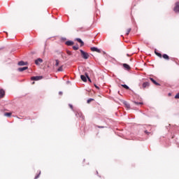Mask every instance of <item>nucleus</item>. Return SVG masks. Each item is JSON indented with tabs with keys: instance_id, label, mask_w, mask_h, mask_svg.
Listing matches in <instances>:
<instances>
[{
	"instance_id": "obj_8",
	"label": "nucleus",
	"mask_w": 179,
	"mask_h": 179,
	"mask_svg": "<svg viewBox=\"0 0 179 179\" xmlns=\"http://www.w3.org/2000/svg\"><path fill=\"white\" fill-rule=\"evenodd\" d=\"M150 80H151V82H152V83H154V85H156V86H160V84L157 83V81L155 80V79L150 78Z\"/></svg>"
},
{
	"instance_id": "obj_5",
	"label": "nucleus",
	"mask_w": 179,
	"mask_h": 179,
	"mask_svg": "<svg viewBox=\"0 0 179 179\" xmlns=\"http://www.w3.org/2000/svg\"><path fill=\"white\" fill-rule=\"evenodd\" d=\"M43 63V60L41 58H38L36 60H35L36 65H38L39 64Z\"/></svg>"
},
{
	"instance_id": "obj_26",
	"label": "nucleus",
	"mask_w": 179,
	"mask_h": 179,
	"mask_svg": "<svg viewBox=\"0 0 179 179\" xmlns=\"http://www.w3.org/2000/svg\"><path fill=\"white\" fill-rule=\"evenodd\" d=\"M76 117H82V113H76Z\"/></svg>"
},
{
	"instance_id": "obj_1",
	"label": "nucleus",
	"mask_w": 179,
	"mask_h": 179,
	"mask_svg": "<svg viewBox=\"0 0 179 179\" xmlns=\"http://www.w3.org/2000/svg\"><path fill=\"white\" fill-rule=\"evenodd\" d=\"M80 52H81V57L83 58V59H89V53L83 51V50H80Z\"/></svg>"
},
{
	"instance_id": "obj_31",
	"label": "nucleus",
	"mask_w": 179,
	"mask_h": 179,
	"mask_svg": "<svg viewBox=\"0 0 179 179\" xmlns=\"http://www.w3.org/2000/svg\"><path fill=\"white\" fill-rule=\"evenodd\" d=\"M67 54H69V55H71V52H70V51H68V52H67Z\"/></svg>"
},
{
	"instance_id": "obj_21",
	"label": "nucleus",
	"mask_w": 179,
	"mask_h": 179,
	"mask_svg": "<svg viewBox=\"0 0 179 179\" xmlns=\"http://www.w3.org/2000/svg\"><path fill=\"white\" fill-rule=\"evenodd\" d=\"M155 54H156V55H157V57H159V58H162V54L161 53L157 52L155 51Z\"/></svg>"
},
{
	"instance_id": "obj_9",
	"label": "nucleus",
	"mask_w": 179,
	"mask_h": 179,
	"mask_svg": "<svg viewBox=\"0 0 179 179\" xmlns=\"http://www.w3.org/2000/svg\"><path fill=\"white\" fill-rule=\"evenodd\" d=\"M149 82H145L143 83V88L146 89V87H149Z\"/></svg>"
},
{
	"instance_id": "obj_35",
	"label": "nucleus",
	"mask_w": 179,
	"mask_h": 179,
	"mask_svg": "<svg viewBox=\"0 0 179 179\" xmlns=\"http://www.w3.org/2000/svg\"><path fill=\"white\" fill-rule=\"evenodd\" d=\"M32 85H34V82L32 83Z\"/></svg>"
},
{
	"instance_id": "obj_3",
	"label": "nucleus",
	"mask_w": 179,
	"mask_h": 179,
	"mask_svg": "<svg viewBox=\"0 0 179 179\" xmlns=\"http://www.w3.org/2000/svg\"><path fill=\"white\" fill-rule=\"evenodd\" d=\"M174 12L179 13V2L176 3V7L174 8Z\"/></svg>"
},
{
	"instance_id": "obj_14",
	"label": "nucleus",
	"mask_w": 179,
	"mask_h": 179,
	"mask_svg": "<svg viewBox=\"0 0 179 179\" xmlns=\"http://www.w3.org/2000/svg\"><path fill=\"white\" fill-rule=\"evenodd\" d=\"M124 68H125V69H130L131 67H129V65L127 64H123Z\"/></svg>"
},
{
	"instance_id": "obj_12",
	"label": "nucleus",
	"mask_w": 179,
	"mask_h": 179,
	"mask_svg": "<svg viewBox=\"0 0 179 179\" xmlns=\"http://www.w3.org/2000/svg\"><path fill=\"white\" fill-rule=\"evenodd\" d=\"M80 78H81V80H83V82H87V78H86V76L81 75Z\"/></svg>"
},
{
	"instance_id": "obj_22",
	"label": "nucleus",
	"mask_w": 179,
	"mask_h": 179,
	"mask_svg": "<svg viewBox=\"0 0 179 179\" xmlns=\"http://www.w3.org/2000/svg\"><path fill=\"white\" fill-rule=\"evenodd\" d=\"M58 72H62V71H64V69H62V66H61L60 67H59V69H57Z\"/></svg>"
},
{
	"instance_id": "obj_4",
	"label": "nucleus",
	"mask_w": 179,
	"mask_h": 179,
	"mask_svg": "<svg viewBox=\"0 0 179 179\" xmlns=\"http://www.w3.org/2000/svg\"><path fill=\"white\" fill-rule=\"evenodd\" d=\"M91 51L95 52H101L100 51V49L96 48V47H92L91 48Z\"/></svg>"
},
{
	"instance_id": "obj_16",
	"label": "nucleus",
	"mask_w": 179,
	"mask_h": 179,
	"mask_svg": "<svg viewBox=\"0 0 179 179\" xmlns=\"http://www.w3.org/2000/svg\"><path fill=\"white\" fill-rule=\"evenodd\" d=\"M134 104H136V106H142V104H143V102H136V101H134Z\"/></svg>"
},
{
	"instance_id": "obj_30",
	"label": "nucleus",
	"mask_w": 179,
	"mask_h": 179,
	"mask_svg": "<svg viewBox=\"0 0 179 179\" xmlns=\"http://www.w3.org/2000/svg\"><path fill=\"white\" fill-rule=\"evenodd\" d=\"M69 106L70 108H71V109L73 108V106L71 104H69Z\"/></svg>"
},
{
	"instance_id": "obj_6",
	"label": "nucleus",
	"mask_w": 179,
	"mask_h": 179,
	"mask_svg": "<svg viewBox=\"0 0 179 179\" xmlns=\"http://www.w3.org/2000/svg\"><path fill=\"white\" fill-rule=\"evenodd\" d=\"M26 69H29V67L24 66V67L18 68L19 72H23V71H26Z\"/></svg>"
},
{
	"instance_id": "obj_29",
	"label": "nucleus",
	"mask_w": 179,
	"mask_h": 179,
	"mask_svg": "<svg viewBox=\"0 0 179 179\" xmlns=\"http://www.w3.org/2000/svg\"><path fill=\"white\" fill-rule=\"evenodd\" d=\"M86 77L87 78V79H88V80H89L90 82H92V80H90V78H89V76L86 75Z\"/></svg>"
},
{
	"instance_id": "obj_32",
	"label": "nucleus",
	"mask_w": 179,
	"mask_h": 179,
	"mask_svg": "<svg viewBox=\"0 0 179 179\" xmlns=\"http://www.w3.org/2000/svg\"><path fill=\"white\" fill-rule=\"evenodd\" d=\"M59 94L61 96V95H62V92H59Z\"/></svg>"
},
{
	"instance_id": "obj_17",
	"label": "nucleus",
	"mask_w": 179,
	"mask_h": 179,
	"mask_svg": "<svg viewBox=\"0 0 179 179\" xmlns=\"http://www.w3.org/2000/svg\"><path fill=\"white\" fill-rule=\"evenodd\" d=\"M73 50H74L75 51L79 50V46H78V45H74V46H73Z\"/></svg>"
},
{
	"instance_id": "obj_2",
	"label": "nucleus",
	"mask_w": 179,
	"mask_h": 179,
	"mask_svg": "<svg viewBox=\"0 0 179 179\" xmlns=\"http://www.w3.org/2000/svg\"><path fill=\"white\" fill-rule=\"evenodd\" d=\"M41 79H43V76H33L31 78V80H41Z\"/></svg>"
},
{
	"instance_id": "obj_13",
	"label": "nucleus",
	"mask_w": 179,
	"mask_h": 179,
	"mask_svg": "<svg viewBox=\"0 0 179 179\" xmlns=\"http://www.w3.org/2000/svg\"><path fill=\"white\" fill-rule=\"evenodd\" d=\"M66 45H73V41H66Z\"/></svg>"
},
{
	"instance_id": "obj_10",
	"label": "nucleus",
	"mask_w": 179,
	"mask_h": 179,
	"mask_svg": "<svg viewBox=\"0 0 179 179\" xmlns=\"http://www.w3.org/2000/svg\"><path fill=\"white\" fill-rule=\"evenodd\" d=\"M18 65H19L20 66H24V65H27V62H23V61H20V62H18Z\"/></svg>"
},
{
	"instance_id": "obj_25",
	"label": "nucleus",
	"mask_w": 179,
	"mask_h": 179,
	"mask_svg": "<svg viewBox=\"0 0 179 179\" xmlns=\"http://www.w3.org/2000/svg\"><path fill=\"white\" fill-rule=\"evenodd\" d=\"M58 65H59V60L56 59V64H55V66H58Z\"/></svg>"
},
{
	"instance_id": "obj_34",
	"label": "nucleus",
	"mask_w": 179,
	"mask_h": 179,
	"mask_svg": "<svg viewBox=\"0 0 179 179\" xmlns=\"http://www.w3.org/2000/svg\"><path fill=\"white\" fill-rule=\"evenodd\" d=\"M145 132L146 134H149V132H148V131H145Z\"/></svg>"
},
{
	"instance_id": "obj_15",
	"label": "nucleus",
	"mask_w": 179,
	"mask_h": 179,
	"mask_svg": "<svg viewBox=\"0 0 179 179\" xmlns=\"http://www.w3.org/2000/svg\"><path fill=\"white\" fill-rule=\"evenodd\" d=\"M162 57H163V58L164 59H169L170 58L169 57V55H166V54H164L163 55H162Z\"/></svg>"
},
{
	"instance_id": "obj_7",
	"label": "nucleus",
	"mask_w": 179,
	"mask_h": 179,
	"mask_svg": "<svg viewBox=\"0 0 179 179\" xmlns=\"http://www.w3.org/2000/svg\"><path fill=\"white\" fill-rule=\"evenodd\" d=\"M76 41L81 44V47H83V45H85V43H83V41H82V39L78 38H76Z\"/></svg>"
},
{
	"instance_id": "obj_23",
	"label": "nucleus",
	"mask_w": 179,
	"mask_h": 179,
	"mask_svg": "<svg viewBox=\"0 0 179 179\" xmlns=\"http://www.w3.org/2000/svg\"><path fill=\"white\" fill-rule=\"evenodd\" d=\"M129 33H131V28H129L127 31L126 35L128 36V34H129Z\"/></svg>"
},
{
	"instance_id": "obj_19",
	"label": "nucleus",
	"mask_w": 179,
	"mask_h": 179,
	"mask_svg": "<svg viewBox=\"0 0 179 179\" xmlns=\"http://www.w3.org/2000/svg\"><path fill=\"white\" fill-rule=\"evenodd\" d=\"M122 87H124V89H126L127 90H129V87H128V85H122Z\"/></svg>"
},
{
	"instance_id": "obj_27",
	"label": "nucleus",
	"mask_w": 179,
	"mask_h": 179,
	"mask_svg": "<svg viewBox=\"0 0 179 179\" xmlns=\"http://www.w3.org/2000/svg\"><path fill=\"white\" fill-rule=\"evenodd\" d=\"M40 174H41V171L39 172V174H38V175H37L36 176H35L34 179L38 178V177H40Z\"/></svg>"
},
{
	"instance_id": "obj_24",
	"label": "nucleus",
	"mask_w": 179,
	"mask_h": 179,
	"mask_svg": "<svg viewBox=\"0 0 179 179\" xmlns=\"http://www.w3.org/2000/svg\"><path fill=\"white\" fill-rule=\"evenodd\" d=\"M94 100V99H87V103L89 104L91 101H93Z\"/></svg>"
},
{
	"instance_id": "obj_28",
	"label": "nucleus",
	"mask_w": 179,
	"mask_h": 179,
	"mask_svg": "<svg viewBox=\"0 0 179 179\" xmlns=\"http://www.w3.org/2000/svg\"><path fill=\"white\" fill-rule=\"evenodd\" d=\"M175 99H179V92L175 96Z\"/></svg>"
},
{
	"instance_id": "obj_20",
	"label": "nucleus",
	"mask_w": 179,
	"mask_h": 179,
	"mask_svg": "<svg viewBox=\"0 0 179 179\" xmlns=\"http://www.w3.org/2000/svg\"><path fill=\"white\" fill-rule=\"evenodd\" d=\"M124 104L126 106L127 108H129L131 107L129 103H127V101L124 102Z\"/></svg>"
},
{
	"instance_id": "obj_33",
	"label": "nucleus",
	"mask_w": 179,
	"mask_h": 179,
	"mask_svg": "<svg viewBox=\"0 0 179 179\" xmlns=\"http://www.w3.org/2000/svg\"><path fill=\"white\" fill-rule=\"evenodd\" d=\"M98 128H104V127H100V126H99V127H98Z\"/></svg>"
},
{
	"instance_id": "obj_18",
	"label": "nucleus",
	"mask_w": 179,
	"mask_h": 179,
	"mask_svg": "<svg viewBox=\"0 0 179 179\" xmlns=\"http://www.w3.org/2000/svg\"><path fill=\"white\" fill-rule=\"evenodd\" d=\"M5 117H10L12 115V113H4Z\"/></svg>"
},
{
	"instance_id": "obj_11",
	"label": "nucleus",
	"mask_w": 179,
	"mask_h": 179,
	"mask_svg": "<svg viewBox=\"0 0 179 179\" xmlns=\"http://www.w3.org/2000/svg\"><path fill=\"white\" fill-rule=\"evenodd\" d=\"M5 96V91L3 90H0V98L2 99Z\"/></svg>"
}]
</instances>
